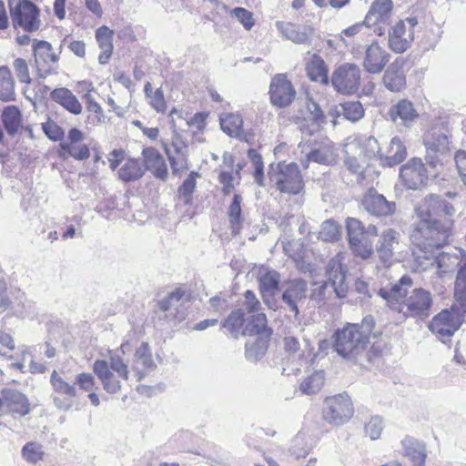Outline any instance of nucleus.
<instances>
[{
  "label": "nucleus",
  "instance_id": "obj_1",
  "mask_svg": "<svg viewBox=\"0 0 466 466\" xmlns=\"http://www.w3.org/2000/svg\"><path fill=\"white\" fill-rule=\"evenodd\" d=\"M412 286V279L409 275H403L390 289L381 288L374 291L386 300L391 310L401 314L405 319L411 318L425 320L431 314L432 295L422 288H415L409 294Z\"/></svg>",
  "mask_w": 466,
  "mask_h": 466
},
{
  "label": "nucleus",
  "instance_id": "obj_2",
  "mask_svg": "<svg viewBox=\"0 0 466 466\" xmlns=\"http://www.w3.org/2000/svg\"><path fill=\"white\" fill-rule=\"evenodd\" d=\"M333 350L351 366L370 370L381 355L380 347H369L356 325L347 323L331 336Z\"/></svg>",
  "mask_w": 466,
  "mask_h": 466
},
{
  "label": "nucleus",
  "instance_id": "obj_3",
  "mask_svg": "<svg viewBox=\"0 0 466 466\" xmlns=\"http://www.w3.org/2000/svg\"><path fill=\"white\" fill-rule=\"evenodd\" d=\"M419 218L420 220L413 224L410 241L414 246L412 255L420 262L421 258L432 256V251L448 243L453 221L430 218L426 216Z\"/></svg>",
  "mask_w": 466,
  "mask_h": 466
},
{
  "label": "nucleus",
  "instance_id": "obj_4",
  "mask_svg": "<svg viewBox=\"0 0 466 466\" xmlns=\"http://www.w3.org/2000/svg\"><path fill=\"white\" fill-rule=\"evenodd\" d=\"M347 269L339 258L329 259L326 267V275L328 281L317 283L311 290L309 299L319 307L325 304L327 299V289L329 286L332 288L333 292L339 299H343L348 293V285L345 282Z\"/></svg>",
  "mask_w": 466,
  "mask_h": 466
},
{
  "label": "nucleus",
  "instance_id": "obj_5",
  "mask_svg": "<svg viewBox=\"0 0 466 466\" xmlns=\"http://www.w3.org/2000/svg\"><path fill=\"white\" fill-rule=\"evenodd\" d=\"M93 371L100 380L104 390L110 394L121 390L120 379L127 380L129 378L127 365L118 355H110L109 363L104 360H96L93 364Z\"/></svg>",
  "mask_w": 466,
  "mask_h": 466
},
{
  "label": "nucleus",
  "instance_id": "obj_6",
  "mask_svg": "<svg viewBox=\"0 0 466 466\" xmlns=\"http://www.w3.org/2000/svg\"><path fill=\"white\" fill-rule=\"evenodd\" d=\"M268 177L272 185L281 193L289 195L299 194L303 187V179L296 163L279 162L271 164L268 170Z\"/></svg>",
  "mask_w": 466,
  "mask_h": 466
},
{
  "label": "nucleus",
  "instance_id": "obj_7",
  "mask_svg": "<svg viewBox=\"0 0 466 466\" xmlns=\"http://www.w3.org/2000/svg\"><path fill=\"white\" fill-rule=\"evenodd\" d=\"M450 139L440 128H431L423 137L426 147V163L433 169L443 166V160L450 155Z\"/></svg>",
  "mask_w": 466,
  "mask_h": 466
},
{
  "label": "nucleus",
  "instance_id": "obj_8",
  "mask_svg": "<svg viewBox=\"0 0 466 466\" xmlns=\"http://www.w3.org/2000/svg\"><path fill=\"white\" fill-rule=\"evenodd\" d=\"M9 9L15 28L21 27L28 33L37 31L41 26L39 8L30 0H9Z\"/></svg>",
  "mask_w": 466,
  "mask_h": 466
},
{
  "label": "nucleus",
  "instance_id": "obj_9",
  "mask_svg": "<svg viewBox=\"0 0 466 466\" xmlns=\"http://www.w3.org/2000/svg\"><path fill=\"white\" fill-rule=\"evenodd\" d=\"M465 316L459 310H453L452 307L444 309L432 318L428 328L440 339H450L461 328Z\"/></svg>",
  "mask_w": 466,
  "mask_h": 466
},
{
  "label": "nucleus",
  "instance_id": "obj_10",
  "mask_svg": "<svg viewBox=\"0 0 466 466\" xmlns=\"http://www.w3.org/2000/svg\"><path fill=\"white\" fill-rule=\"evenodd\" d=\"M353 415L352 403L346 394L327 398L323 408V418L335 426L347 422Z\"/></svg>",
  "mask_w": 466,
  "mask_h": 466
},
{
  "label": "nucleus",
  "instance_id": "obj_11",
  "mask_svg": "<svg viewBox=\"0 0 466 466\" xmlns=\"http://www.w3.org/2000/svg\"><path fill=\"white\" fill-rule=\"evenodd\" d=\"M346 228L350 248L362 258H368L373 253V240L364 232V226L360 220L349 218L346 220Z\"/></svg>",
  "mask_w": 466,
  "mask_h": 466
},
{
  "label": "nucleus",
  "instance_id": "obj_12",
  "mask_svg": "<svg viewBox=\"0 0 466 466\" xmlns=\"http://www.w3.org/2000/svg\"><path fill=\"white\" fill-rule=\"evenodd\" d=\"M360 69L354 64H343L332 74L331 83L333 87L341 94H354L360 84Z\"/></svg>",
  "mask_w": 466,
  "mask_h": 466
},
{
  "label": "nucleus",
  "instance_id": "obj_13",
  "mask_svg": "<svg viewBox=\"0 0 466 466\" xmlns=\"http://www.w3.org/2000/svg\"><path fill=\"white\" fill-rule=\"evenodd\" d=\"M281 300L295 318L299 314V306L308 297V283L302 279H293L281 283Z\"/></svg>",
  "mask_w": 466,
  "mask_h": 466
},
{
  "label": "nucleus",
  "instance_id": "obj_14",
  "mask_svg": "<svg viewBox=\"0 0 466 466\" xmlns=\"http://www.w3.org/2000/svg\"><path fill=\"white\" fill-rule=\"evenodd\" d=\"M400 178L407 188L418 190L427 185L429 177L422 160L412 157L400 167Z\"/></svg>",
  "mask_w": 466,
  "mask_h": 466
},
{
  "label": "nucleus",
  "instance_id": "obj_15",
  "mask_svg": "<svg viewBox=\"0 0 466 466\" xmlns=\"http://www.w3.org/2000/svg\"><path fill=\"white\" fill-rule=\"evenodd\" d=\"M268 94L273 106L284 108L295 99L296 90L285 74H277L271 79Z\"/></svg>",
  "mask_w": 466,
  "mask_h": 466
},
{
  "label": "nucleus",
  "instance_id": "obj_16",
  "mask_svg": "<svg viewBox=\"0 0 466 466\" xmlns=\"http://www.w3.org/2000/svg\"><path fill=\"white\" fill-rule=\"evenodd\" d=\"M33 54L37 76L46 78L54 71L53 66L57 63L59 57L53 52L52 45L45 40L35 39L33 41Z\"/></svg>",
  "mask_w": 466,
  "mask_h": 466
},
{
  "label": "nucleus",
  "instance_id": "obj_17",
  "mask_svg": "<svg viewBox=\"0 0 466 466\" xmlns=\"http://www.w3.org/2000/svg\"><path fill=\"white\" fill-rule=\"evenodd\" d=\"M456 208L446 200L443 196L429 194L423 199V204L416 208L419 217L426 216L430 218L433 216H444L445 220H452L456 214Z\"/></svg>",
  "mask_w": 466,
  "mask_h": 466
},
{
  "label": "nucleus",
  "instance_id": "obj_18",
  "mask_svg": "<svg viewBox=\"0 0 466 466\" xmlns=\"http://www.w3.org/2000/svg\"><path fill=\"white\" fill-rule=\"evenodd\" d=\"M361 205L369 214L376 217H388L396 210L395 202L388 200L373 187L369 188L364 194Z\"/></svg>",
  "mask_w": 466,
  "mask_h": 466
},
{
  "label": "nucleus",
  "instance_id": "obj_19",
  "mask_svg": "<svg viewBox=\"0 0 466 466\" xmlns=\"http://www.w3.org/2000/svg\"><path fill=\"white\" fill-rule=\"evenodd\" d=\"M414 40V32L409 30L406 22L398 21L388 32L389 48L397 54L407 51Z\"/></svg>",
  "mask_w": 466,
  "mask_h": 466
},
{
  "label": "nucleus",
  "instance_id": "obj_20",
  "mask_svg": "<svg viewBox=\"0 0 466 466\" xmlns=\"http://www.w3.org/2000/svg\"><path fill=\"white\" fill-rule=\"evenodd\" d=\"M390 58V55L378 42H372L366 46L362 66L370 74H380Z\"/></svg>",
  "mask_w": 466,
  "mask_h": 466
},
{
  "label": "nucleus",
  "instance_id": "obj_21",
  "mask_svg": "<svg viewBox=\"0 0 466 466\" xmlns=\"http://www.w3.org/2000/svg\"><path fill=\"white\" fill-rule=\"evenodd\" d=\"M50 384L55 393L64 396V400L58 396L53 397L55 406L59 410H67L71 408L72 402L67 401L76 396L75 384L66 382L56 370H53L50 376Z\"/></svg>",
  "mask_w": 466,
  "mask_h": 466
},
{
  "label": "nucleus",
  "instance_id": "obj_22",
  "mask_svg": "<svg viewBox=\"0 0 466 466\" xmlns=\"http://www.w3.org/2000/svg\"><path fill=\"white\" fill-rule=\"evenodd\" d=\"M0 407L19 416H25L30 412L28 398L15 389L6 388L1 391Z\"/></svg>",
  "mask_w": 466,
  "mask_h": 466
},
{
  "label": "nucleus",
  "instance_id": "obj_23",
  "mask_svg": "<svg viewBox=\"0 0 466 466\" xmlns=\"http://www.w3.org/2000/svg\"><path fill=\"white\" fill-rule=\"evenodd\" d=\"M276 26L286 39L299 45L310 44V36L313 34L311 26L284 21H278Z\"/></svg>",
  "mask_w": 466,
  "mask_h": 466
},
{
  "label": "nucleus",
  "instance_id": "obj_24",
  "mask_svg": "<svg viewBox=\"0 0 466 466\" xmlns=\"http://www.w3.org/2000/svg\"><path fill=\"white\" fill-rule=\"evenodd\" d=\"M400 233L392 228L382 232L376 244V252L381 262L390 263L393 260L394 249L399 245Z\"/></svg>",
  "mask_w": 466,
  "mask_h": 466
},
{
  "label": "nucleus",
  "instance_id": "obj_25",
  "mask_svg": "<svg viewBox=\"0 0 466 466\" xmlns=\"http://www.w3.org/2000/svg\"><path fill=\"white\" fill-rule=\"evenodd\" d=\"M392 0H375L370 6V9L364 19L367 27L376 25L377 24H386L390 21L392 15Z\"/></svg>",
  "mask_w": 466,
  "mask_h": 466
},
{
  "label": "nucleus",
  "instance_id": "obj_26",
  "mask_svg": "<svg viewBox=\"0 0 466 466\" xmlns=\"http://www.w3.org/2000/svg\"><path fill=\"white\" fill-rule=\"evenodd\" d=\"M145 169L161 180L167 177V166L163 156L155 147H146L142 151Z\"/></svg>",
  "mask_w": 466,
  "mask_h": 466
},
{
  "label": "nucleus",
  "instance_id": "obj_27",
  "mask_svg": "<svg viewBox=\"0 0 466 466\" xmlns=\"http://www.w3.org/2000/svg\"><path fill=\"white\" fill-rule=\"evenodd\" d=\"M156 367L152 360L147 343L143 342L136 350L132 363V370L135 371L137 380H142L147 370Z\"/></svg>",
  "mask_w": 466,
  "mask_h": 466
},
{
  "label": "nucleus",
  "instance_id": "obj_28",
  "mask_svg": "<svg viewBox=\"0 0 466 466\" xmlns=\"http://www.w3.org/2000/svg\"><path fill=\"white\" fill-rule=\"evenodd\" d=\"M382 82L385 87L391 92H400L406 86V76L400 65L397 61L390 64L384 72Z\"/></svg>",
  "mask_w": 466,
  "mask_h": 466
},
{
  "label": "nucleus",
  "instance_id": "obj_29",
  "mask_svg": "<svg viewBox=\"0 0 466 466\" xmlns=\"http://www.w3.org/2000/svg\"><path fill=\"white\" fill-rule=\"evenodd\" d=\"M259 289L266 303L281 291L280 275L275 270H268L258 279Z\"/></svg>",
  "mask_w": 466,
  "mask_h": 466
},
{
  "label": "nucleus",
  "instance_id": "obj_30",
  "mask_svg": "<svg viewBox=\"0 0 466 466\" xmlns=\"http://www.w3.org/2000/svg\"><path fill=\"white\" fill-rule=\"evenodd\" d=\"M401 443L404 455L410 459L413 466H425L427 452L422 442L414 438L406 437Z\"/></svg>",
  "mask_w": 466,
  "mask_h": 466
},
{
  "label": "nucleus",
  "instance_id": "obj_31",
  "mask_svg": "<svg viewBox=\"0 0 466 466\" xmlns=\"http://www.w3.org/2000/svg\"><path fill=\"white\" fill-rule=\"evenodd\" d=\"M50 97L53 101L61 105L65 109L74 115H79L82 112V106L76 96L67 88L60 87L54 89Z\"/></svg>",
  "mask_w": 466,
  "mask_h": 466
},
{
  "label": "nucleus",
  "instance_id": "obj_32",
  "mask_svg": "<svg viewBox=\"0 0 466 466\" xmlns=\"http://www.w3.org/2000/svg\"><path fill=\"white\" fill-rule=\"evenodd\" d=\"M333 117L343 116L347 120L356 122L364 116V108L359 100L346 101L329 111Z\"/></svg>",
  "mask_w": 466,
  "mask_h": 466
},
{
  "label": "nucleus",
  "instance_id": "obj_33",
  "mask_svg": "<svg viewBox=\"0 0 466 466\" xmlns=\"http://www.w3.org/2000/svg\"><path fill=\"white\" fill-rule=\"evenodd\" d=\"M5 130L10 137H15L22 127V114L15 106H7L1 114Z\"/></svg>",
  "mask_w": 466,
  "mask_h": 466
},
{
  "label": "nucleus",
  "instance_id": "obj_34",
  "mask_svg": "<svg viewBox=\"0 0 466 466\" xmlns=\"http://www.w3.org/2000/svg\"><path fill=\"white\" fill-rule=\"evenodd\" d=\"M245 356L248 361L257 362L266 354L268 348L267 335L256 336L247 340L245 345Z\"/></svg>",
  "mask_w": 466,
  "mask_h": 466
},
{
  "label": "nucleus",
  "instance_id": "obj_35",
  "mask_svg": "<svg viewBox=\"0 0 466 466\" xmlns=\"http://www.w3.org/2000/svg\"><path fill=\"white\" fill-rule=\"evenodd\" d=\"M390 116L394 122L399 117L405 126H409L419 117L413 104L408 99L400 100L394 105L390 108Z\"/></svg>",
  "mask_w": 466,
  "mask_h": 466
},
{
  "label": "nucleus",
  "instance_id": "obj_36",
  "mask_svg": "<svg viewBox=\"0 0 466 466\" xmlns=\"http://www.w3.org/2000/svg\"><path fill=\"white\" fill-rule=\"evenodd\" d=\"M242 334L244 336H260L267 335V338L269 339L271 332L268 330L267 327V318L264 313H257L251 315L248 319L247 323L242 329Z\"/></svg>",
  "mask_w": 466,
  "mask_h": 466
},
{
  "label": "nucleus",
  "instance_id": "obj_37",
  "mask_svg": "<svg viewBox=\"0 0 466 466\" xmlns=\"http://www.w3.org/2000/svg\"><path fill=\"white\" fill-rule=\"evenodd\" d=\"M144 174L145 169L137 158H128L118 169V177L124 182L138 180Z\"/></svg>",
  "mask_w": 466,
  "mask_h": 466
},
{
  "label": "nucleus",
  "instance_id": "obj_38",
  "mask_svg": "<svg viewBox=\"0 0 466 466\" xmlns=\"http://www.w3.org/2000/svg\"><path fill=\"white\" fill-rule=\"evenodd\" d=\"M406 157L407 149L405 145L399 137H394L387 149L384 164L389 167H393L401 163Z\"/></svg>",
  "mask_w": 466,
  "mask_h": 466
},
{
  "label": "nucleus",
  "instance_id": "obj_39",
  "mask_svg": "<svg viewBox=\"0 0 466 466\" xmlns=\"http://www.w3.org/2000/svg\"><path fill=\"white\" fill-rule=\"evenodd\" d=\"M325 383V372L322 370H315L308 375L299 384V390L302 394L311 395L318 393Z\"/></svg>",
  "mask_w": 466,
  "mask_h": 466
},
{
  "label": "nucleus",
  "instance_id": "obj_40",
  "mask_svg": "<svg viewBox=\"0 0 466 466\" xmlns=\"http://www.w3.org/2000/svg\"><path fill=\"white\" fill-rule=\"evenodd\" d=\"M221 129L232 137H241L244 135L242 128L243 119L240 115L228 114L220 118Z\"/></svg>",
  "mask_w": 466,
  "mask_h": 466
},
{
  "label": "nucleus",
  "instance_id": "obj_41",
  "mask_svg": "<svg viewBox=\"0 0 466 466\" xmlns=\"http://www.w3.org/2000/svg\"><path fill=\"white\" fill-rule=\"evenodd\" d=\"M244 315L245 313L241 309L233 310L222 323V327L225 328L234 339H238L241 332L245 322Z\"/></svg>",
  "mask_w": 466,
  "mask_h": 466
},
{
  "label": "nucleus",
  "instance_id": "obj_42",
  "mask_svg": "<svg viewBox=\"0 0 466 466\" xmlns=\"http://www.w3.org/2000/svg\"><path fill=\"white\" fill-rule=\"evenodd\" d=\"M307 70L308 76L312 81L328 84V70L321 58L314 56Z\"/></svg>",
  "mask_w": 466,
  "mask_h": 466
},
{
  "label": "nucleus",
  "instance_id": "obj_43",
  "mask_svg": "<svg viewBox=\"0 0 466 466\" xmlns=\"http://www.w3.org/2000/svg\"><path fill=\"white\" fill-rule=\"evenodd\" d=\"M241 201L242 198L238 194H235L228 209V217L231 225L233 233L238 231L241 224Z\"/></svg>",
  "mask_w": 466,
  "mask_h": 466
},
{
  "label": "nucleus",
  "instance_id": "obj_44",
  "mask_svg": "<svg viewBox=\"0 0 466 466\" xmlns=\"http://www.w3.org/2000/svg\"><path fill=\"white\" fill-rule=\"evenodd\" d=\"M21 455L26 462L36 464L43 460L45 452L41 444L30 441L23 446Z\"/></svg>",
  "mask_w": 466,
  "mask_h": 466
},
{
  "label": "nucleus",
  "instance_id": "obj_45",
  "mask_svg": "<svg viewBox=\"0 0 466 466\" xmlns=\"http://www.w3.org/2000/svg\"><path fill=\"white\" fill-rule=\"evenodd\" d=\"M340 237V227L333 219H328L321 224L319 238L325 242H334Z\"/></svg>",
  "mask_w": 466,
  "mask_h": 466
},
{
  "label": "nucleus",
  "instance_id": "obj_46",
  "mask_svg": "<svg viewBox=\"0 0 466 466\" xmlns=\"http://www.w3.org/2000/svg\"><path fill=\"white\" fill-rule=\"evenodd\" d=\"M170 166L174 174L188 169L187 151L174 152L166 147Z\"/></svg>",
  "mask_w": 466,
  "mask_h": 466
},
{
  "label": "nucleus",
  "instance_id": "obj_47",
  "mask_svg": "<svg viewBox=\"0 0 466 466\" xmlns=\"http://www.w3.org/2000/svg\"><path fill=\"white\" fill-rule=\"evenodd\" d=\"M185 295L186 290L182 288H177L158 301V308L164 312L168 311L171 309H176L179 304H181Z\"/></svg>",
  "mask_w": 466,
  "mask_h": 466
},
{
  "label": "nucleus",
  "instance_id": "obj_48",
  "mask_svg": "<svg viewBox=\"0 0 466 466\" xmlns=\"http://www.w3.org/2000/svg\"><path fill=\"white\" fill-rule=\"evenodd\" d=\"M248 157L254 167V179L258 186H264V164L261 155L254 148L248 150Z\"/></svg>",
  "mask_w": 466,
  "mask_h": 466
},
{
  "label": "nucleus",
  "instance_id": "obj_49",
  "mask_svg": "<svg viewBox=\"0 0 466 466\" xmlns=\"http://www.w3.org/2000/svg\"><path fill=\"white\" fill-rule=\"evenodd\" d=\"M440 249L441 248H438V249L432 251V256H427V258H421L420 263H422V260H429V261H431V264H436L438 268H440L443 272L448 271L450 268V266H451L450 265L451 260L456 259V257H454L449 253L441 252Z\"/></svg>",
  "mask_w": 466,
  "mask_h": 466
},
{
  "label": "nucleus",
  "instance_id": "obj_50",
  "mask_svg": "<svg viewBox=\"0 0 466 466\" xmlns=\"http://www.w3.org/2000/svg\"><path fill=\"white\" fill-rule=\"evenodd\" d=\"M194 175L198 176V173L192 172L178 187V195L183 199L185 205L192 204V194L196 188V179Z\"/></svg>",
  "mask_w": 466,
  "mask_h": 466
},
{
  "label": "nucleus",
  "instance_id": "obj_51",
  "mask_svg": "<svg viewBox=\"0 0 466 466\" xmlns=\"http://www.w3.org/2000/svg\"><path fill=\"white\" fill-rule=\"evenodd\" d=\"M63 151L66 152L69 156L77 160L87 159L90 156V151L86 144L76 143V145L67 146V144H60Z\"/></svg>",
  "mask_w": 466,
  "mask_h": 466
},
{
  "label": "nucleus",
  "instance_id": "obj_52",
  "mask_svg": "<svg viewBox=\"0 0 466 466\" xmlns=\"http://www.w3.org/2000/svg\"><path fill=\"white\" fill-rule=\"evenodd\" d=\"M33 304L27 300L24 293H18L14 300L12 310L15 315L20 318H25L31 312Z\"/></svg>",
  "mask_w": 466,
  "mask_h": 466
},
{
  "label": "nucleus",
  "instance_id": "obj_53",
  "mask_svg": "<svg viewBox=\"0 0 466 466\" xmlns=\"http://www.w3.org/2000/svg\"><path fill=\"white\" fill-rule=\"evenodd\" d=\"M333 160V154L331 150L327 147L311 150L307 156V161H312L322 165H329Z\"/></svg>",
  "mask_w": 466,
  "mask_h": 466
},
{
  "label": "nucleus",
  "instance_id": "obj_54",
  "mask_svg": "<svg viewBox=\"0 0 466 466\" xmlns=\"http://www.w3.org/2000/svg\"><path fill=\"white\" fill-rule=\"evenodd\" d=\"M455 302L451 305L453 310H459L466 315V285L454 283Z\"/></svg>",
  "mask_w": 466,
  "mask_h": 466
},
{
  "label": "nucleus",
  "instance_id": "obj_55",
  "mask_svg": "<svg viewBox=\"0 0 466 466\" xmlns=\"http://www.w3.org/2000/svg\"><path fill=\"white\" fill-rule=\"evenodd\" d=\"M383 430L382 419L379 416L372 417L365 425V432L371 440H378Z\"/></svg>",
  "mask_w": 466,
  "mask_h": 466
},
{
  "label": "nucleus",
  "instance_id": "obj_56",
  "mask_svg": "<svg viewBox=\"0 0 466 466\" xmlns=\"http://www.w3.org/2000/svg\"><path fill=\"white\" fill-rule=\"evenodd\" d=\"M13 66L16 74V76L20 82L26 84H29L31 82L28 66L25 59L15 58L14 60Z\"/></svg>",
  "mask_w": 466,
  "mask_h": 466
},
{
  "label": "nucleus",
  "instance_id": "obj_57",
  "mask_svg": "<svg viewBox=\"0 0 466 466\" xmlns=\"http://www.w3.org/2000/svg\"><path fill=\"white\" fill-rule=\"evenodd\" d=\"M232 15L236 17L243 26L249 30L253 25L252 13L243 7H235L232 12Z\"/></svg>",
  "mask_w": 466,
  "mask_h": 466
},
{
  "label": "nucleus",
  "instance_id": "obj_58",
  "mask_svg": "<svg viewBox=\"0 0 466 466\" xmlns=\"http://www.w3.org/2000/svg\"><path fill=\"white\" fill-rule=\"evenodd\" d=\"M352 324L357 326L359 333L363 335V339L370 344V336L375 325L374 318L371 315H368L363 318L360 324Z\"/></svg>",
  "mask_w": 466,
  "mask_h": 466
},
{
  "label": "nucleus",
  "instance_id": "obj_59",
  "mask_svg": "<svg viewBox=\"0 0 466 466\" xmlns=\"http://www.w3.org/2000/svg\"><path fill=\"white\" fill-rule=\"evenodd\" d=\"M344 164L346 167L353 174L358 175V178L363 179L364 176V167L360 163L359 159L355 157L349 156L348 154L345 156Z\"/></svg>",
  "mask_w": 466,
  "mask_h": 466
},
{
  "label": "nucleus",
  "instance_id": "obj_60",
  "mask_svg": "<svg viewBox=\"0 0 466 466\" xmlns=\"http://www.w3.org/2000/svg\"><path fill=\"white\" fill-rule=\"evenodd\" d=\"M112 35L113 31L110 30L107 26L102 25L96 31V38L99 44L100 48H104L106 46H113L112 45Z\"/></svg>",
  "mask_w": 466,
  "mask_h": 466
},
{
  "label": "nucleus",
  "instance_id": "obj_61",
  "mask_svg": "<svg viewBox=\"0 0 466 466\" xmlns=\"http://www.w3.org/2000/svg\"><path fill=\"white\" fill-rule=\"evenodd\" d=\"M45 134L53 141H59L64 137L63 129L54 122L43 124Z\"/></svg>",
  "mask_w": 466,
  "mask_h": 466
},
{
  "label": "nucleus",
  "instance_id": "obj_62",
  "mask_svg": "<svg viewBox=\"0 0 466 466\" xmlns=\"http://www.w3.org/2000/svg\"><path fill=\"white\" fill-rule=\"evenodd\" d=\"M84 97L86 100V108L89 112L96 114L98 122H105V116L100 105L95 101L89 92H87Z\"/></svg>",
  "mask_w": 466,
  "mask_h": 466
},
{
  "label": "nucleus",
  "instance_id": "obj_63",
  "mask_svg": "<svg viewBox=\"0 0 466 466\" xmlns=\"http://www.w3.org/2000/svg\"><path fill=\"white\" fill-rule=\"evenodd\" d=\"M233 175L231 172L221 171L218 175V181L223 185L222 193L225 196H228L234 189L233 185Z\"/></svg>",
  "mask_w": 466,
  "mask_h": 466
},
{
  "label": "nucleus",
  "instance_id": "obj_64",
  "mask_svg": "<svg viewBox=\"0 0 466 466\" xmlns=\"http://www.w3.org/2000/svg\"><path fill=\"white\" fill-rule=\"evenodd\" d=\"M76 382L79 385V388L86 391H90L95 387V379L90 373H80L76 378Z\"/></svg>",
  "mask_w": 466,
  "mask_h": 466
}]
</instances>
